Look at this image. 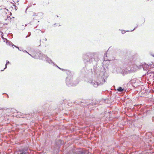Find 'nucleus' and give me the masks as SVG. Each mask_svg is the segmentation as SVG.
Masks as SVG:
<instances>
[{
	"label": "nucleus",
	"instance_id": "nucleus-1",
	"mask_svg": "<svg viewBox=\"0 0 154 154\" xmlns=\"http://www.w3.org/2000/svg\"><path fill=\"white\" fill-rule=\"evenodd\" d=\"M96 55V53H88L87 54V55H84L83 56V58L85 62H88L90 59L94 58Z\"/></svg>",
	"mask_w": 154,
	"mask_h": 154
},
{
	"label": "nucleus",
	"instance_id": "nucleus-2",
	"mask_svg": "<svg viewBox=\"0 0 154 154\" xmlns=\"http://www.w3.org/2000/svg\"><path fill=\"white\" fill-rule=\"evenodd\" d=\"M27 148H25L19 150V151L20 152V154H27Z\"/></svg>",
	"mask_w": 154,
	"mask_h": 154
},
{
	"label": "nucleus",
	"instance_id": "nucleus-3",
	"mask_svg": "<svg viewBox=\"0 0 154 154\" xmlns=\"http://www.w3.org/2000/svg\"><path fill=\"white\" fill-rule=\"evenodd\" d=\"M69 79L68 78H66V85L68 86H71L73 85L72 84V81L71 80H69V81H68Z\"/></svg>",
	"mask_w": 154,
	"mask_h": 154
},
{
	"label": "nucleus",
	"instance_id": "nucleus-4",
	"mask_svg": "<svg viewBox=\"0 0 154 154\" xmlns=\"http://www.w3.org/2000/svg\"><path fill=\"white\" fill-rule=\"evenodd\" d=\"M90 83L92 85L95 87H97L99 84L97 82L94 80L91 81Z\"/></svg>",
	"mask_w": 154,
	"mask_h": 154
},
{
	"label": "nucleus",
	"instance_id": "nucleus-5",
	"mask_svg": "<svg viewBox=\"0 0 154 154\" xmlns=\"http://www.w3.org/2000/svg\"><path fill=\"white\" fill-rule=\"evenodd\" d=\"M149 66L146 64H145L143 66V69L144 70H146L147 69H149Z\"/></svg>",
	"mask_w": 154,
	"mask_h": 154
},
{
	"label": "nucleus",
	"instance_id": "nucleus-6",
	"mask_svg": "<svg viewBox=\"0 0 154 154\" xmlns=\"http://www.w3.org/2000/svg\"><path fill=\"white\" fill-rule=\"evenodd\" d=\"M7 44L8 45H9L10 46H11L13 48H14V47H16V46L15 45L12 44L10 42H7Z\"/></svg>",
	"mask_w": 154,
	"mask_h": 154
},
{
	"label": "nucleus",
	"instance_id": "nucleus-7",
	"mask_svg": "<svg viewBox=\"0 0 154 154\" xmlns=\"http://www.w3.org/2000/svg\"><path fill=\"white\" fill-rule=\"evenodd\" d=\"M117 90L119 92H122L123 91L124 89L122 88L121 87H119L117 89Z\"/></svg>",
	"mask_w": 154,
	"mask_h": 154
},
{
	"label": "nucleus",
	"instance_id": "nucleus-8",
	"mask_svg": "<svg viewBox=\"0 0 154 154\" xmlns=\"http://www.w3.org/2000/svg\"><path fill=\"white\" fill-rule=\"evenodd\" d=\"M40 14H40V13H38L37 14H34L33 15V19L35 18V16H39V15H40Z\"/></svg>",
	"mask_w": 154,
	"mask_h": 154
},
{
	"label": "nucleus",
	"instance_id": "nucleus-9",
	"mask_svg": "<svg viewBox=\"0 0 154 154\" xmlns=\"http://www.w3.org/2000/svg\"><path fill=\"white\" fill-rule=\"evenodd\" d=\"M9 63V62L8 61V62H7L6 65H5V67L4 68V69L3 70H1V71H3L6 68H7V65Z\"/></svg>",
	"mask_w": 154,
	"mask_h": 154
},
{
	"label": "nucleus",
	"instance_id": "nucleus-10",
	"mask_svg": "<svg viewBox=\"0 0 154 154\" xmlns=\"http://www.w3.org/2000/svg\"><path fill=\"white\" fill-rule=\"evenodd\" d=\"M127 73H128V72L127 71H126V70L125 71V70H124V71L123 72H121V73L122 74L123 73V74H126Z\"/></svg>",
	"mask_w": 154,
	"mask_h": 154
},
{
	"label": "nucleus",
	"instance_id": "nucleus-11",
	"mask_svg": "<svg viewBox=\"0 0 154 154\" xmlns=\"http://www.w3.org/2000/svg\"><path fill=\"white\" fill-rule=\"evenodd\" d=\"M66 154H74V152L72 151H70L67 153Z\"/></svg>",
	"mask_w": 154,
	"mask_h": 154
},
{
	"label": "nucleus",
	"instance_id": "nucleus-12",
	"mask_svg": "<svg viewBox=\"0 0 154 154\" xmlns=\"http://www.w3.org/2000/svg\"><path fill=\"white\" fill-rule=\"evenodd\" d=\"M5 12H6V13L7 14V12H8V10L7 9L5 8L4 9Z\"/></svg>",
	"mask_w": 154,
	"mask_h": 154
},
{
	"label": "nucleus",
	"instance_id": "nucleus-13",
	"mask_svg": "<svg viewBox=\"0 0 154 154\" xmlns=\"http://www.w3.org/2000/svg\"><path fill=\"white\" fill-rule=\"evenodd\" d=\"M49 61H48V62H49V63H53V62H52V61L50 59L49 60Z\"/></svg>",
	"mask_w": 154,
	"mask_h": 154
},
{
	"label": "nucleus",
	"instance_id": "nucleus-14",
	"mask_svg": "<svg viewBox=\"0 0 154 154\" xmlns=\"http://www.w3.org/2000/svg\"><path fill=\"white\" fill-rule=\"evenodd\" d=\"M107 57V54H106V53L104 54V58L105 59V57Z\"/></svg>",
	"mask_w": 154,
	"mask_h": 154
},
{
	"label": "nucleus",
	"instance_id": "nucleus-15",
	"mask_svg": "<svg viewBox=\"0 0 154 154\" xmlns=\"http://www.w3.org/2000/svg\"><path fill=\"white\" fill-rule=\"evenodd\" d=\"M28 34H29L28 36H29L31 35V33L30 32H28Z\"/></svg>",
	"mask_w": 154,
	"mask_h": 154
},
{
	"label": "nucleus",
	"instance_id": "nucleus-16",
	"mask_svg": "<svg viewBox=\"0 0 154 154\" xmlns=\"http://www.w3.org/2000/svg\"><path fill=\"white\" fill-rule=\"evenodd\" d=\"M24 52L28 53V54H29V55H30V54H29V53H28V52H27L25 50V51H24Z\"/></svg>",
	"mask_w": 154,
	"mask_h": 154
},
{
	"label": "nucleus",
	"instance_id": "nucleus-17",
	"mask_svg": "<svg viewBox=\"0 0 154 154\" xmlns=\"http://www.w3.org/2000/svg\"><path fill=\"white\" fill-rule=\"evenodd\" d=\"M16 48H18V49H19V50L20 51V50L19 49V47H17V46H16Z\"/></svg>",
	"mask_w": 154,
	"mask_h": 154
},
{
	"label": "nucleus",
	"instance_id": "nucleus-18",
	"mask_svg": "<svg viewBox=\"0 0 154 154\" xmlns=\"http://www.w3.org/2000/svg\"><path fill=\"white\" fill-rule=\"evenodd\" d=\"M47 38H45V41H47Z\"/></svg>",
	"mask_w": 154,
	"mask_h": 154
},
{
	"label": "nucleus",
	"instance_id": "nucleus-19",
	"mask_svg": "<svg viewBox=\"0 0 154 154\" xmlns=\"http://www.w3.org/2000/svg\"><path fill=\"white\" fill-rule=\"evenodd\" d=\"M81 154H84V152H82L81 153Z\"/></svg>",
	"mask_w": 154,
	"mask_h": 154
},
{
	"label": "nucleus",
	"instance_id": "nucleus-20",
	"mask_svg": "<svg viewBox=\"0 0 154 154\" xmlns=\"http://www.w3.org/2000/svg\"><path fill=\"white\" fill-rule=\"evenodd\" d=\"M122 33L123 34L124 33V32L123 31H122Z\"/></svg>",
	"mask_w": 154,
	"mask_h": 154
},
{
	"label": "nucleus",
	"instance_id": "nucleus-21",
	"mask_svg": "<svg viewBox=\"0 0 154 154\" xmlns=\"http://www.w3.org/2000/svg\"><path fill=\"white\" fill-rule=\"evenodd\" d=\"M27 26V24H26V25H25V26Z\"/></svg>",
	"mask_w": 154,
	"mask_h": 154
},
{
	"label": "nucleus",
	"instance_id": "nucleus-22",
	"mask_svg": "<svg viewBox=\"0 0 154 154\" xmlns=\"http://www.w3.org/2000/svg\"><path fill=\"white\" fill-rule=\"evenodd\" d=\"M57 66V67H58L59 69H60V68H59V67H58V66Z\"/></svg>",
	"mask_w": 154,
	"mask_h": 154
},
{
	"label": "nucleus",
	"instance_id": "nucleus-23",
	"mask_svg": "<svg viewBox=\"0 0 154 154\" xmlns=\"http://www.w3.org/2000/svg\"><path fill=\"white\" fill-rule=\"evenodd\" d=\"M135 28H134V29H133V30H134L135 29ZM132 31H133V30H132Z\"/></svg>",
	"mask_w": 154,
	"mask_h": 154
},
{
	"label": "nucleus",
	"instance_id": "nucleus-24",
	"mask_svg": "<svg viewBox=\"0 0 154 154\" xmlns=\"http://www.w3.org/2000/svg\"><path fill=\"white\" fill-rule=\"evenodd\" d=\"M27 37H28V36H26V38H27Z\"/></svg>",
	"mask_w": 154,
	"mask_h": 154
},
{
	"label": "nucleus",
	"instance_id": "nucleus-25",
	"mask_svg": "<svg viewBox=\"0 0 154 154\" xmlns=\"http://www.w3.org/2000/svg\"><path fill=\"white\" fill-rule=\"evenodd\" d=\"M2 38L3 39H4V38L3 37V36L2 37Z\"/></svg>",
	"mask_w": 154,
	"mask_h": 154
},
{
	"label": "nucleus",
	"instance_id": "nucleus-26",
	"mask_svg": "<svg viewBox=\"0 0 154 154\" xmlns=\"http://www.w3.org/2000/svg\"><path fill=\"white\" fill-rule=\"evenodd\" d=\"M152 56H153L154 57V54Z\"/></svg>",
	"mask_w": 154,
	"mask_h": 154
}]
</instances>
